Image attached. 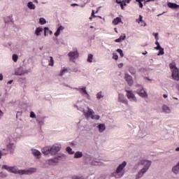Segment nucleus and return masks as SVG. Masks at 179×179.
<instances>
[{"label":"nucleus","instance_id":"nucleus-17","mask_svg":"<svg viewBox=\"0 0 179 179\" xmlns=\"http://www.w3.org/2000/svg\"><path fill=\"white\" fill-rule=\"evenodd\" d=\"M143 17L142 15H139V20H136V22H137V23H143V24H142V26H145L146 25V22H145V21H143Z\"/></svg>","mask_w":179,"mask_h":179},{"label":"nucleus","instance_id":"nucleus-41","mask_svg":"<svg viewBox=\"0 0 179 179\" xmlns=\"http://www.w3.org/2000/svg\"><path fill=\"white\" fill-rule=\"evenodd\" d=\"M30 117L31 118H36V113H34V112H31Z\"/></svg>","mask_w":179,"mask_h":179},{"label":"nucleus","instance_id":"nucleus-57","mask_svg":"<svg viewBox=\"0 0 179 179\" xmlns=\"http://www.w3.org/2000/svg\"><path fill=\"white\" fill-rule=\"evenodd\" d=\"M91 17H96V15H95L94 14V15L92 14Z\"/></svg>","mask_w":179,"mask_h":179},{"label":"nucleus","instance_id":"nucleus-26","mask_svg":"<svg viewBox=\"0 0 179 179\" xmlns=\"http://www.w3.org/2000/svg\"><path fill=\"white\" fill-rule=\"evenodd\" d=\"M66 73H68V69L64 68L59 74V76H64V74Z\"/></svg>","mask_w":179,"mask_h":179},{"label":"nucleus","instance_id":"nucleus-56","mask_svg":"<svg viewBox=\"0 0 179 179\" xmlns=\"http://www.w3.org/2000/svg\"><path fill=\"white\" fill-rule=\"evenodd\" d=\"M49 34H52V31H50V29H49Z\"/></svg>","mask_w":179,"mask_h":179},{"label":"nucleus","instance_id":"nucleus-25","mask_svg":"<svg viewBox=\"0 0 179 179\" xmlns=\"http://www.w3.org/2000/svg\"><path fill=\"white\" fill-rule=\"evenodd\" d=\"M169 68H171V71H173V69H178V68H177V66H176V63L174 62H173L172 63H171L169 64Z\"/></svg>","mask_w":179,"mask_h":179},{"label":"nucleus","instance_id":"nucleus-38","mask_svg":"<svg viewBox=\"0 0 179 179\" xmlns=\"http://www.w3.org/2000/svg\"><path fill=\"white\" fill-rule=\"evenodd\" d=\"M117 52H119L120 53V55L121 57H124V53L122 52V50L121 49H117Z\"/></svg>","mask_w":179,"mask_h":179},{"label":"nucleus","instance_id":"nucleus-28","mask_svg":"<svg viewBox=\"0 0 179 179\" xmlns=\"http://www.w3.org/2000/svg\"><path fill=\"white\" fill-rule=\"evenodd\" d=\"M6 155H8V152H6L5 149L0 150V159L2 157V156H5Z\"/></svg>","mask_w":179,"mask_h":179},{"label":"nucleus","instance_id":"nucleus-6","mask_svg":"<svg viewBox=\"0 0 179 179\" xmlns=\"http://www.w3.org/2000/svg\"><path fill=\"white\" fill-rule=\"evenodd\" d=\"M68 55L72 61H73V59H76V58H79V53L77 50L73 52H69Z\"/></svg>","mask_w":179,"mask_h":179},{"label":"nucleus","instance_id":"nucleus-59","mask_svg":"<svg viewBox=\"0 0 179 179\" xmlns=\"http://www.w3.org/2000/svg\"><path fill=\"white\" fill-rule=\"evenodd\" d=\"M136 2H142V0H136Z\"/></svg>","mask_w":179,"mask_h":179},{"label":"nucleus","instance_id":"nucleus-42","mask_svg":"<svg viewBox=\"0 0 179 179\" xmlns=\"http://www.w3.org/2000/svg\"><path fill=\"white\" fill-rule=\"evenodd\" d=\"M73 179H85L83 176H73Z\"/></svg>","mask_w":179,"mask_h":179},{"label":"nucleus","instance_id":"nucleus-50","mask_svg":"<svg viewBox=\"0 0 179 179\" xmlns=\"http://www.w3.org/2000/svg\"><path fill=\"white\" fill-rule=\"evenodd\" d=\"M3 80V76H2V74H0V80Z\"/></svg>","mask_w":179,"mask_h":179},{"label":"nucleus","instance_id":"nucleus-64","mask_svg":"<svg viewBox=\"0 0 179 179\" xmlns=\"http://www.w3.org/2000/svg\"><path fill=\"white\" fill-rule=\"evenodd\" d=\"M90 29H93V26H91V27H90Z\"/></svg>","mask_w":179,"mask_h":179},{"label":"nucleus","instance_id":"nucleus-34","mask_svg":"<svg viewBox=\"0 0 179 179\" xmlns=\"http://www.w3.org/2000/svg\"><path fill=\"white\" fill-rule=\"evenodd\" d=\"M18 58L19 57L17 56V55H13V60L14 61V62H17Z\"/></svg>","mask_w":179,"mask_h":179},{"label":"nucleus","instance_id":"nucleus-46","mask_svg":"<svg viewBox=\"0 0 179 179\" xmlns=\"http://www.w3.org/2000/svg\"><path fill=\"white\" fill-rule=\"evenodd\" d=\"M139 8H143V4L142 3V1H138Z\"/></svg>","mask_w":179,"mask_h":179},{"label":"nucleus","instance_id":"nucleus-3","mask_svg":"<svg viewBox=\"0 0 179 179\" xmlns=\"http://www.w3.org/2000/svg\"><path fill=\"white\" fill-rule=\"evenodd\" d=\"M140 164L141 166H144V167L141 170V171L138 174V177L141 178L149 170V167L152 165V162L150 161H147V160H141L140 162Z\"/></svg>","mask_w":179,"mask_h":179},{"label":"nucleus","instance_id":"nucleus-37","mask_svg":"<svg viewBox=\"0 0 179 179\" xmlns=\"http://www.w3.org/2000/svg\"><path fill=\"white\" fill-rule=\"evenodd\" d=\"M155 44H156V45H157V47L155 48V50H159V48H162V47L160 46V43H159V41H157L155 42Z\"/></svg>","mask_w":179,"mask_h":179},{"label":"nucleus","instance_id":"nucleus-10","mask_svg":"<svg viewBox=\"0 0 179 179\" xmlns=\"http://www.w3.org/2000/svg\"><path fill=\"white\" fill-rule=\"evenodd\" d=\"M137 93L141 97H148V93H146V91H145L144 89L137 90Z\"/></svg>","mask_w":179,"mask_h":179},{"label":"nucleus","instance_id":"nucleus-5","mask_svg":"<svg viewBox=\"0 0 179 179\" xmlns=\"http://www.w3.org/2000/svg\"><path fill=\"white\" fill-rule=\"evenodd\" d=\"M87 112L85 113V117H91L92 120H100V115H94V111L87 107Z\"/></svg>","mask_w":179,"mask_h":179},{"label":"nucleus","instance_id":"nucleus-21","mask_svg":"<svg viewBox=\"0 0 179 179\" xmlns=\"http://www.w3.org/2000/svg\"><path fill=\"white\" fill-rule=\"evenodd\" d=\"M41 31H43V27L36 28L35 31L36 36H40V33H41Z\"/></svg>","mask_w":179,"mask_h":179},{"label":"nucleus","instance_id":"nucleus-31","mask_svg":"<svg viewBox=\"0 0 179 179\" xmlns=\"http://www.w3.org/2000/svg\"><path fill=\"white\" fill-rule=\"evenodd\" d=\"M158 50H159L158 55H164V49L163 48H160Z\"/></svg>","mask_w":179,"mask_h":179},{"label":"nucleus","instance_id":"nucleus-54","mask_svg":"<svg viewBox=\"0 0 179 179\" xmlns=\"http://www.w3.org/2000/svg\"><path fill=\"white\" fill-rule=\"evenodd\" d=\"M143 55H146V54H148V52L147 51H145L144 52L142 53Z\"/></svg>","mask_w":179,"mask_h":179},{"label":"nucleus","instance_id":"nucleus-53","mask_svg":"<svg viewBox=\"0 0 179 179\" xmlns=\"http://www.w3.org/2000/svg\"><path fill=\"white\" fill-rule=\"evenodd\" d=\"M163 97H164V99H167L168 96H167V94H164V95H163Z\"/></svg>","mask_w":179,"mask_h":179},{"label":"nucleus","instance_id":"nucleus-18","mask_svg":"<svg viewBox=\"0 0 179 179\" xmlns=\"http://www.w3.org/2000/svg\"><path fill=\"white\" fill-rule=\"evenodd\" d=\"M99 132H103L106 129V125L104 124H100L98 125Z\"/></svg>","mask_w":179,"mask_h":179},{"label":"nucleus","instance_id":"nucleus-43","mask_svg":"<svg viewBox=\"0 0 179 179\" xmlns=\"http://www.w3.org/2000/svg\"><path fill=\"white\" fill-rule=\"evenodd\" d=\"M126 38H127V36H125V34H123L120 37V40H124Z\"/></svg>","mask_w":179,"mask_h":179},{"label":"nucleus","instance_id":"nucleus-44","mask_svg":"<svg viewBox=\"0 0 179 179\" xmlns=\"http://www.w3.org/2000/svg\"><path fill=\"white\" fill-rule=\"evenodd\" d=\"M153 34H154V36H155V39H156V40H159V34H157V33H154Z\"/></svg>","mask_w":179,"mask_h":179},{"label":"nucleus","instance_id":"nucleus-52","mask_svg":"<svg viewBox=\"0 0 179 179\" xmlns=\"http://www.w3.org/2000/svg\"><path fill=\"white\" fill-rule=\"evenodd\" d=\"M2 115H3V113L0 110V117H2Z\"/></svg>","mask_w":179,"mask_h":179},{"label":"nucleus","instance_id":"nucleus-22","mask_svg":"<svg viewBox=\"0 0 179 179\" xmlns=\"http://www.w3.org/2000/svg\"><path fill=\"white\" fill-rule=\"evenodd\" d=\"M118 23H121V17H116L113 21V24H118Z\"/></svg>","mask_w":179,"mask_h":179},{"label":"nucleus","instance_id":"nucleus-7","mask_svg":"<svg viewBox=\"0 0 179 179\" xmlns=\"http://www.w3.org/2000/svg\"><path fill=\"white\" fill-rule=\"evenodd\" d=\"M172 78L173 80H179V70L178 69H175L172 70L171 74Z\"/></svg>","mask_w":179,"mask_h":179},{"label":"nucleus","instance_id":"nucleus-8","mask_svg":"<svg viewBox=\"0 0 179 179\" xmlns=\"http://www.w3.org/2000/svg\"><path fill=\"white\" fill-rule=\"evenodd\" d=\"M127 99L129 100H133L134 101H136V97H135V94H134V92L132 91L127 90H126Z\"/></svg>","mask_w":179,"mask_h":179},{"label":"nucleus","instance_id":"nucleus-40","mask_svg":"<svg viewBox=\"0 0 179 179\" xmlns=\"http://www.w3.org/2000/svg\"><path fill=\"white\" fill-rule=\"evenodd\" d=\"M113 59H115V61H117L118 60V55L115 53L113 54Z\"/></svg>","mask_w":179,"mask_h":179},{"label":"nucleus","instance_id":"nucleus-16","mask_svg":"<svg viewBox=\"0 0 179 179\" xmlns=\"http://www.w3.org/2000/svg\"><path fill=\"white\" fill-rule=\"evenodd\" d=\"M65 28L62 26H59L57 30V31L55 33V36H56V37H58V36H59V34H61V31L64 30Z\"/></svg>","mask_w":179,"mask_h":179},{"label":"nucleus","instance_id":"nucleus-24","mask_svg":"<svg viewBox=\"0 0 179 179\" xmlns=\"http://www.w3.org/2000/svg\"><path fill=\"white\" fill-rule=\"evenodd\" d=\"M162 110L163 111H164V113H170V108H169V106H166V105H164L162 106Z\"/></svg>","mask_w":179,"mask_h":179},{"label":"nucleus","instance_id":"nucleus-32","mask_svg":"<svg viewBox=\"0 0 179 179\" xmlns=\"http://www.w3.org/2000/svg\"><path fill=\"white\" fill-rule=\"evenodd\" d=\"M50 31V29L48 27L44 28V36H48Z\"/></svg>","mask_w":179,"mask_h":179},{"label":"nucleus","instance_id":"nucleus-14","mask_svg":"<svg viewBox=\"0 0 179 179\" xmlns=\"http://www.w3.org/2000/svg\"><path fill=\"white\" fill-rule=\"evenodd\" d=\"M7 149L10 152V153H13L15 150V144L13 143H10L7 145Z\"/></svg>","mask_w":179,"mask_h":179},{"label":"nucleus","instance_id":"nucleus-51","mask_svg":"<svg viewBox=\"0 0 179 179\" xmlns=\"http://www.w3.org/2000/svg\"><path fill=\"white\" fill-rule=\"evenodd\" d=\"M71 6H78V4L77 3H72V4H71Z\"/></svg>","mask_w":179,"mask_h":179},{"label":"nucleus","instance_id":"nucleus-29","mask_svg":"<svg viewBox=\"0 0 179 179\" xmlns=\"http://www.w3.org/2000/svg\"><path fill=\"white\" fill-rule=\"evenodd\" d=\"M87 62H93V55L92 54L88 55Z\"/></svg>","mask_w":179,"mask_h":179},{"label":"nucleus","instance_id":"nucleus-62","mask_svg":"<svg viewBox=\"0 0 179 179\" xmlns=\"http://www.w3.org/2000/svg\"><path fill=\"white\" fill-rule=\"evenodd\" d=\"M150 1H155V0H148L147 2H150Z\"/></svg>","mask_w":179,"mask_h":179},{"label":"nucleus","instance_id":"nucleus-39","mask_svg":"<svg viewBox=\"0 0 179 179\" xmlns=\"http://www.w3.org/2000/svg\"><path fill=\"white\" fill-rule=\"evenodd\" d=\"M103 97V95L101 94V92H99L97 94H96V98L97 99H101Z\"/></svg>","mask_w":179,"mask_h":179},{"label":"nucleus","instance_id":"nucleus-15","mask_svg":"<svg viewBox=\"0 0 179 179\" xmlns=\"http://www.w3.org/2000/svg\"><path fill=\"white\" fill-rule=\"evenodd\" d=\"M32 155L34 156H36L38 159H40V157H41V152H40V151L37 150H34L32 151Z\"/></svg>","mask_w":179,"mask_h":179},{"label":"nucleus","instance_id":"nucleus-60","mask_svg":"<svg viewBox=\"0 0 179 179\" xmlns=\"http://www.w3.org/2000/svg\"><path fill=\"white\" fill-rule=\"evenodd\" d=\"M92 15H94V10H92Z\"/></svg>","mask_w":179,"mask_h":179},{"label":"nucleus","instance_id":"nucleus-20","mask_svg":"<svg viewBox=\"0 0 179 179\" xmlns=\"http://www.w3.org/2000/svg\"><path fill=\"white\" fill-rule=\"evenodd\" d=\"M80 91V93H83L84 94H87V96H89V93H87V91L86 90V87H84L83 88L78 89Z\"/></svg>","mask_w":179,"mask_h":179},{"label":"nucleus","instance_id":"nucleus-58","mask_svg":"<svg viewBox=\"0 0 179 179\" xmlns=\"http://www.w3.org/2000/svg\"><path fill=\"white\" fill-rule=\"evenodd\" d=\"M176 152H179V147L176 149Z\"/></svg>","mask_w":179,"mask_h":179},{"label":"nucleus","instance_id":"nucleus-36","mask_svg":"<svg viewBox=\"0 0 179 179\" xmlns=\"http://www.w3.org/2000/svg\"><path fill=\"white\" fill-rule=\"evenodd\" d=\"M39 23L41 24H45V23H46L45 19H44L43 17L40 18Z\"/></svg>","mask_w":179,"mask_h":179},{"label":"nucleus","instance_id":"nucleus-48","mask_svg":"<svg viewBox=\"0 0 179 179\" xmlns=\"http://www.w3.org/2000/svg\"><path fill=\"white\" fill-rule=\"evenodd\" d=\"M13 83V80H10L7 83V85H12Z\"/></svg>","mask_w":179,"mask_h":179},{"label":"nucleus","instance_id":"nucleus-47","mask_svg":"<svg viewBox=\"0 0 179 179\" xmlns=\"http://www.w3.org/2000/svg\"><path fill=\"white\" fill-rule=\"evenodd\" d=\"M118 68H122V66H124V64L122 63H120L119 64H117Z\"/></svg>","mask_w":179,"mask_h":179},{"label":"nucleus","instance_id":"nucleus-55","mask_svg":"<svg viewBox=\"0 0 179 179\" xmlns=\"http://www.w3.org/2000/svg\"><path fill=\"white\" fill-rule=\"evenodd\" d=\"M116 2H117V3H121V1H120V0H116Z\"/></svg>","mask_w":179,"mask_h":179},{"label":"nucleus","instance_id":"nucleus-4","mask_svg":"<svg viewBox=\"0 0 179 179\" xmlns=\"http://www.w3.org/2000/svg\"><path fill=\"white\" fill-rule=\"evenodd\" d=\"M126 166H127V162L124 161L118 166L115 173L113 174V177H115V178H121V177L124 176V169H125Z\"/></svg>","mask_w":179,"mask_h":179},{"label":"nucleus","instance_id":"nucleus-61","mask_svg":"<svg viewBox=\"0 0 179 179\" xmlns=\"http://www.w3.org/2000/svg\"><path fill=\"white\" fill-rule=\"evenodd\" d=\"M129 1L131 0H127V3H129Z\"/></svg>","mask_w":179,"mask_h":179},{"label":"nucleus","instance_id":"nucleus-11","mask_svg":"<svg viewBox=\"0 0 179 179\" xmlns=\"http://www.w3.org/2000/svg\"><path fill=\"white\" fill-rule=\"evenodd\" d=\"M119 101H120V103H124V104H128V100L125 99V96H124V94H119Z\"/></svg>","mask_w":179,"mask_h":179},{"label":"nucleus","instance_id":"nucleus-2","mask_svg":"<svg viewBox=\"0 0 179 179\" xmlns=\"http://www.w3.org/2000/svg\"><path fill=\"white\" fill-rule=\"evenodd\" d=\"M61 150V145L56 143L52 146H46L42 148L41 152L43 155H51L54 156Z\"/></svg>","mask_w":179,"mask_h":179},{"label":"nucleus","instance_id":"nucleus-23","mask_svg":"<svg viewBox=\"0 0 179 179\" xmlns=\"http://www.w3.org/2000/svg\"><path fill=\"white\" fill-rule=\"evenodd\" d=\"M27 6L29 9H36V5H34L31 1H29L27 3Z\"/></svg>","mask_w":179,"mask_h":179},{"label":"nucleus","instance_id":"nucleus-12","mask_svg":"<svg viewBox=\"0 0 179 179\" xmlns=\"http://www.w3.org/2000/svg\"><path fill=\"white\" fill-rule=\"evenodd\" d=\"M58 158L55 157L53 159H50L49 160H48V164H49L50 166H55V164H57V163H58Z\"/></svg>","mask_w":179,"mask_h":179},{"label":"nucleus","instance_id":"nucleus-45","mask_svg":"<svg viewBox=\"0 0 179 179\" xmlns=\"http://www.w3.org/2000/svg\"><path fill=\"white\" fill-rule=\"evenodd\" d=\"M126 5H127V3H120V7H121V8H122V9H124V6H126Z\"/></svg>","mask_w":179,"mask_h":179},{"label":"nucleus","instance_id":"nucleus-63","mask_svg":"<svg viewBox=\"0 0 179 179\" xmlns=\"http://www.w3.org/2000/svg\"><path fill=\"white\" fill-rule=\"evenodd\" d=\"M92 19H93V17H90V20H92Z\"/></svg>","mask_w":179,"mask_h":179},{"label":"nucleus","instance_id":"nucleus-1","mask_svg":"<svg viewBox=\"0 0 179 179\" xmlns=\"http://www.w3.org/2000/svg\"><path fill=\"white\" fill-rule=\"evenodd\" d=\"M2 169H3L4 170H7V171H9V173H14V174H20V175L33 174L34 173H36V171H37V169L36 168H30L28 170H17L16 169V166H9L7 165H3L2 166Z\"/></svg>","mask_w":179,"mask_h":179},{"label":"nucleus","instance_id":"nucleus-35","mask_svg":"<svg viewBox=\"0 0 179 179\" xmlns=\"http://www.w3.org/2000/svg\"><path fill=\"white\" fill-rule=\"evenodd\" d=\"M0 177L1 178H6V177H8V174H6V173L1 172L0 173Z\"/></svg>","mask_w":179,"mask_h":179},{"label":"nucleus","instance_id":"nucleus-49","mask_svg":"<svg viewBox=\"0 0 179 179\" xmlns=\"http://www.w3.org/2000/svg\"><path fill=\"white\" fill-rule=\"evenodd\" d=\"M115 41V43H121V38H119L116 39Z\"/></svg>","mask_w":179,"mask_h":179},{"label":"nucleus","instance_id":"nucleus-13","mask_svg":"<svg viewBox=\"0 0 179 179\" xmlns=\"http://www.w3.org/2000/svg\"><path fill=\"white\" fill-rule=\"evenodd\" d=\"M167 6L168 8H170L171 9H177L179 8V5L176 3H171V2H169L167 3Z\"/></svg>","mask_w":179,"mask_h":179},{"label":"nucleus","instance_id":"nucleus-30","mask_svg":"<svg viewBox=\"0 0 179 179\" xmlns=\"http://www.w3.org/2000/svg\"><path fill=\"white\" fill-rule=\"evenodd\" d=\"M49 66H54V58L52 57H50Z\"/></svg>","mask_w":179,"mask_h":179},{"label":"nucleus","instance_id":"nucleus-33","mask_svg":"<svg viewBox=\"0 0 179 179\" xmlns=\"http://www.w3.org/2000/svg\"><path fill=\"white\" fill-rule=\"evenodd\" d=\"M66 152H68V153H69V155H73V152L72 151V148H71V147H67L66 149Z\"/></svg>","mask_w":179,"mask_h":179},{"label":"nucleus","instance_id":"nucleus-27","mask_svg":"<svg viewBox=\"0 0 179 179\" xmlns=\"http://www.w3.org/2000/svg\"><path fill=\"white\" fill-rule=\"evenodd\" d=\"M129 72H130V73H131V75H135L136 73V70L134 67H130L129 69Z\"/></svg>","mask_w":179,"mask_h":179},{"label":"nucleus","instance_id":"nucleus-9","mask_svg":"<svg viewBox=\"0 0 179 179\" xmlns=\"http://www.w3.org/2000/svg\"><path fill=\"white\" fill-rule=\"evenodd\" d=\"M124 79L129 86H132L134 85V80H132V77L128 74L124 75Z\"/></svg>","mask_w":179,"mask_h":179},{"label":"nucleus","instance_id":"nucleus-19","mask_svg":"<svg viewBox=\"0 0 179 179\" xmlns=\"http://www.w3.org/2000/svg\"><path fill=\"white\" fill-rule=\"evenodd\" d=\"M83 156L82 152H76L74 155V159H80Z\"/></svg>","mask_w":179,"mask_h":179}]
</instances>
